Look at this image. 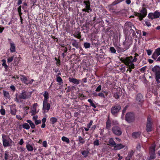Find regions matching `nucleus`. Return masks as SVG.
<instances>
[{"instance_id":"f257e3e1","label":"nucleus","mask_w":160,"mask_h":160,"mask_svg":"<svg viewBox=\"0 0 160 160\" xmlns=\"http://www.w3.org/2000/svg\"><path fill=\"white\" fill-rule=\"evenodd\" d=\"M32 93L31 92H28L27 91L23 90L22 92L18 95L16 93L15 96L16 98H14V101L17 102H21V99H28L30 98Z\"/></svg>"},{"instance_id":"f03ea898","label":"nucleus","mask_w":160,"mask_h":160,"mask_svg":"<svg viewBox=\"0 0 160 160\" xmlns=\"http://www.w3.org/2000/svg\"><path fill=\"white\" fill-rule=\"evenodd\" d=\"M156 145L154 142L150 146L149 148V152L150 156L149 158L150 159H154L156 158V154L155 153V149L156 147Z\"/></svg>"},{"instance_id":"7ed1b4c3","label":"nucleus","mask_w":160,"mask_h":160,"mask_svg":"<svg viewBox=\"0 0 160 160\" xmlns=\"http://www.w3.org/2000/svg\"><path fill=\"white\" fill-rule=\"evenodd\" d=\"M153 122L150 115H149L147 119L146 130L147 132H151L152 131Z\"/></svg>"},{"instance_id":"20e7f679","label":"nucleus","mask_w":160,"mask_h":160,"mask_svg":"<svg viewBox=\"0 0 160 160\" xmlns=\"http://www.w3.org/2000/svg\"><path fill=\"white\" fill-rule=\"evenodd\" d=\"M121 109V106L120 104H117L112 107L111 112L114 116L117 117Z\"/></svg>"},{"instance_id":"39448f33","label":"nucleus","mask_w":160,"mask_h":160,"mask_svg":"<svg viewBox=\"0 0 160 160\" xmlns=\"http://www.w3.org/2000/svg\"><path fill=\"white\" fill-rule=\"evenodd\" d=\"M135 119V116L132 112H128L125 115V120L129 123L133 122Z\"/></svg>"},{"instance_id":"423d86ee","label":"nucleus","mask_w":160,"mask_h":160,"mask_svg":"<svg viewBox=\"0 0 160 160\" xmlns=\"http://www.w3.org/2000/svg\"><path fill=\"white\" fill-rule=\"evenodd\" d=\"M133 57L132 56L126 57V61L125 65L127 66H130L131 68H134L135 65L133 64L134 62L132 61Z\"/></svg>"},{"instance_id":"0eeeda50","label":"nucleus","mask_w":160,"mask_h":160,"mask_svg":"<svg viewBox=\"0 0 160 160\" xmlns=\"http://www.w3.org/2000/svg\"><path fill=\"white\" fill-rule=\"evenodd\" d=\"M83 3L85 5V8H83L82 9V11L83 12H85L89 13L90 12H92V10L90 8V3L89 0L88 1H84Z\"/></svg>"},{"instance_id":"6e6552de","label":"nucleus","mask_w":160,"mask_h":160,"mask_svg":"<svg viewBox=\"0 0 160 160\" xmlns=\"http://www.w3.org/2000/svg\"><path fill=\"white\" fill-rule=\"evenodd\" d=\"M128 40L129 39H128V41H127V39L126 38L125 41L123 43V46L124 48L121 47L119 48L121 51L123 52L128 49L131 45L132 43V42H128Z\"/></svg>"},{"instance_id":"1a4fd4ad","label":"nucleus","mask_w":160,"mask_h":160,"mask_svg":"<svg viewBox=\"0 0 160 160\" xmlns=\"http://www.w3.org/2000/svg\"><path fill=\"white\" fill-rule=\"evenodd\" d=\"M20 76L21 81L26 85H31L33 83L34 81L33 79H31V80H28L27 77L23 75H20Z\"/></svg>"},{"instance_id":"9d476101","label":"nucleus","mask_w":160,"mask_h":160,"mask_svg":"<svg viewBox=\"0 0 160 160\" xmlns=\"http://www.w3.org/2000/svg\"><path fill=\"white\" fill-rule=\"evenodd\" d=\"M125 27H126L124 30V33L126 34V37H128V32L127 31L128 30V28H129L131 29H132V27L134 28L135 30H137L135 27L133 25L132 23L130 22H127L125 23Z\"/></svg>"},{"instance_id":"9b49d317","label":"nucleus","mask_w":160,"mask_h":160,"mask_svg":"<svg viewBox=\"0 0 160 160\" xmlns=\"http://www.w3.org/2000/svg\"><path fill=\"white\" fill-rule=\"evenodd\" d=\"M112 132L117 136H120L122 134L121 129L118 126H113L112 128Z\"/></svg>"},{"instance_id":"f8f14e48","label":"nucleus","mask_w":160,"mask_h":160,"mask_svg":"<svg viewBox=\"0 0 160 160\" xmlns=\"http://www.w3.org/2000/svg\"><path fill=\"white\" fill-rule=\"evenodd\" d=\"M50 104L48 102V101H43L42 110L44 113L48 112L50 110Z\"/></svg>"},{"instance_id":"ddd939ff","label":"nucleus","mask_w":160,"mask_h":160,"mask_svg":"<svg viewBox=\"0 0 160 160\" xmlns=\"http://www.w3.org/2000/svg\"><path fill=\"white\" fill-rule=\"evenodd\" d=\"M2 143L3 146L6 147L10 146V144L8 140L6 139L7 138V136L4 134H2Z\"/></svg>"},{"instance_id":"4468645a","label":"nucleus","mask_w":160,"mask_h":160,"mask_svg":"<svg viewBox=\"0 0 160 160\" xmlns=\"http://www.w3.org/2000/svg\"><path fill=\"white\" fill-rule=\"evenodd\" d=\"M136 101L138 102V104L141 105L143 103V99L141 93H139L137 94L136 98Z\"/></svg>"},{"instance_id":"2eb2a0df","label":"nucleus","mask_w":160,"mask_h":160,"mask_svg":"<svg viewBox=\"0 0 160 160\" xmlns=\"http://www.w3.org/2000/svg\"><path fill=\"white\" fill-rule=\"evenodd\" d=\"M68 80L70 82H72L77 85L79 84L80 81V80L73 78L69 77L68 78Z\"/></svg>"},{"instance_id":"dca6fc26","label":"nucleus","mask_w":160,"mask_h":160,"mask_svg":"<svg viewBox=\"0 0 160 160\" xmlns=\"http://www.w3.org/2000/svg\"><path fill=\"white\" fill-rule=\"evenodd\" d=\"M152 71L155 75L160 71V67L159 66L156 65L152 68Z\"/></svg>"},{"instance_id":"f3484780","label":"nucleus","mask_w":160,"mask_h":160,"mask_svg":"<svg viewBox=\"0 0 160 160\" xmlns=\"http://www.w3.org/2000/svg\"><path fill=\"white\" fill-rule=\"evenodd\" d=\"M10 52L11 53L15 52L16 51L15 44L13 42H10Z\"/></svg>"},{"instance_id":"a211bd4d","label":"nucleus","mask_w":160,"mask_h":160,"mask_svg":"<svg viewBox=\"0 0 160 160\" xmlns=\"http://www.w3.org/2000/svg\"><path fill=\"white\" fill-rule=\"evenodd\" d=\"M125 147V146L121 143L115 144L114 147V149L115 150H119Z\"/></svg>"},{"instance_id":"6ab92c4d","label":"nucleus","mask_w":160,"mask_h":160,"mask_svg":"<svg viewBox=\"0 0 160 160\" xmlns=\"http://www.w3.org/2000/svg\"><path fill=\"white\" fill-rule=\"evenodd\" d=\"M147 13V9L145 8H142V9L140 11V15L146 17Z\"/></svg>"},{"instance_id":"aec40b11","label":"nucleus","mask_w":160,"mask_h":160,"mask_svg":"<svg viewBox=\"0 0 160 160\" xmlns=\"http://www.w3.org/2000/svg\"><path fill=\"white\" fill-rule=\"evenodd\" d=\"M73 35L74 37L78 39H80L82 37L81 32L79 31H76L74 33ZM80 41H81V40L80 39Z\"/></svg>"},{"instance_id":"412c9836","label":"nucleus","mask_w":160,"mask_h":160,"mask_svg":"<svg viewBox=\"0 0 160 160\" xmlns=\"http://www.w3.org/2000/svg\"><path fill=\"white\" fill-rule=\"evenodd\" d=\"M3 92L4 97L6 99H10V98L9 93L8 91L3 90Z\"/></svg>"},{"instance_id":"4be33fe9","label":"nucleus","mask_w":160,"mask_h":160,"mask_svg":"<svg viewBox=\"0 0 160 160\" xmlns=\"http://www.w3.org/2000/svg\"><path fill=\"white\" fill-rule=\"evenodd\" d=\"M71 41H73L72 42V45L74 47H75L76 48L78 49L79 48V44L78 42H76V40L73 39H72Z\"/></svg>"},{"instance_id":"5701e85b","label":"nucleus","mask_w":160,"mask_h":160,"mask_svg":"<svg viewBox=\"0 0 160 160\" xmlns=\"http://www.w3.org/2000/svg\"><path fill=\"white\" fill-rule=\"evenodd\" d=\"M129 35L128 34V36H130V35L132 34V36L133 37H135L136 38H137V36L136 35V33L135 31L133 30L132 29H130L129 30Z\"/></svg>"},{"instance_id":"b1692460","label":"nucleus","mask_w":160,"mask_h":160,"mask_svg":"<svg viewBox=\"0 0 160 160\" xmlns=\"http://www.w3.org/2000/svg\"><path fill=\"white\" fill-rule=\"evenodd\" d=\"M76 141H79V142L78 143V144H79V143L83 144L85 142V139L82 138L81 136H79L78 137V140H77Z\"/></svg>"},{"instance_id":"393cba45","label":"nucleus","mask_w":160,"mask_h":160,"mask_svg":"<svg viewBox=\"0 0 160 160\" xmlns=\"http://www.w3.org/2000/svg\"><path fill=\"white\" fill-rule=\"evenodd\" d=\"M44 97L43 101H48L49 99V93L48 92L46 91L44 92V94H43Z\"/></svg>"},{"instance_id":"a878e982","label":"nucleus","mask_w":160,"mask_h":160,"mask_svg":"<svg viewBox=\"0 0 160 160\" xmlns=\"http://www.w3.org/2000/svg\"><path fill=\"white\" fill-rule=\"evenodd\" d=\"M26 148L27 150L29 151H32L33 150V146L30 144L28 143L26 146Z\"/></svg>"},{"instance_id":"bb28decb","label":"nucleus","mask_w":160,"mask_h":160,"mask_svg":"<svg viewBox=\"0 0 160 160\" xmlns=\"http://www.w3.org/2000/svg\"><path fill=\"white\" fill-rule=\"evenodd\" d=\"M111 126V122L110 119H109V118H108L106 123V128L107 129H109L110 128Z\"/></svg>"},{"instance_id":"cd10ccee","label":"nucleus","mask_w":160,"mask_h":160,"mask_svg":"<svg viewBox=\"0 0 160 160\" xmlns=\"http://www.w3.org/2000/svg\"><path fill=\"white\" fill-rule=\"evenodd\" d=\"M141 134L140 132H134L132 133V137L135 138H138Z\"/></svg>"},{"instance_id":"c85d7f7f","label":"nucleus","mask_w":160,"mask_h":160,"mask_svg":"<svg viewBox=\"0 0 160 160\" xmlns=\"http://www.w3.org/2000/svg\"><path fill=\"white\" fill-rule=\"evenodd\" d=\"M89 152L88 150H83L81 152V153L84 157L86 158L88 156Z\"/></svg>"},{"instance_id":"c756f323","label":"nucleus","mask_w":160,"mask_h":160,"mask_svg":"<svg viewBox=\"0 0 160 160\" xmlns=\"http://www.w3.org/2000/svg\"><path fill=\"white\" fill-rule=\"evenodd\" d=\"M50 122L52 125L56 123L58 121V119L55 117H52L50 119Z\"/></svg>"},{"instance_id":"7c9ffc66","label":"nucleus","mask_w":160,"mask_h":160,"mask_svg":"<svg viewBox=\"0 0 160 160\" xmlns=\"http://www.w3.org/2000/svg\"><path fill=\"white\" fill-rule=\"evenodd\" d=\"M5 160H8L9 158L11 157L10 155L9 154V152L8 151H6L5 152Z\"/></svg>"},{"instance_id":"2f4dec72","label":"nucleus","mask_w":160,"mask_h":160,"mask_svg":"<svg viewBox=\"0 0 160 160\" xmlns=\"http://www.w3.org/2000/svg\"><path fill=\"white\" fill-rule=\"evenodd\" d=\"M154 17V18H157L160 16V13L159 12L156 11L153 13Z\"/></svg>"},{"instance_id":"473e14b6","label":"nucleus","mask_w":160,"mask_h":160,"mask_svg":"<svg viewBox=\"0 0 160 160\" xmlns=\"http://www.w3.org/2000/svg\"><path fill=\"white\" fill-rule=\"evenodd\" d=\"M56 81L57 82L59 83V85H60L63 83L62 79L60 76H57L56 77Z\"/></svg>"},{"instance_id":"72a5a7b5","label":"nucleus","mask_w":160,"mask_h":160,"mask_svg":"<svg viewBox=\"0 0 160 160\" xmlns=\"http://www.w3.org/2000/svg\"><path fill=\"white\" fill-rule=\"evenodd\" d=\"M108 142L110 144V145L114 147L116 144L115 142L112 138H111L110 139Z\"/></svg>"},{"instance_id":"f704fd0d","label":"nucleus","mask_w":160,"mask_h":160,"mask_svg":"<svg viewBox=\"0 0 160 160\" xmlns=\"http://www.w3.org/2000/svg\"><path fill=\"white\" fill-rule=\"evenodd\" d=\"M22 128L27 130H28L30 128V125L27 123H24L22 124Z\"/></svg>"},{"instance_id":"c9c22d12","label":"nucleus","mask_w":160,"mask_h":160,"mask_svg":"<svg viewBox=\"0 0 160 160\" xmlns=\"http://www.w3.org/2000/svg\"><path fill=\"white\" fill-rule=\"evenodd\" d=\"M138 56L139 54L137 52H135L134 54V56L133 57V58L132 59V61L134 62H136L137 60V57H138Z\"/></svg>"},{"instance_id":"e433bc0d","label":"nucleus","mask_w":160,"mask_h":160,"mask_svg":"<svg viewBox=\"0 0 160 160\" xmlns=\"http://www.w3.org/2000/svg\"><path fill=\"white\" fill-rule=\"evenodd\" d=\"M88 102L90 104V105L92 107L94 108H96V105L94 104L92 102V100L91 99H89L88 100Z\"/></svg>"},{"instance_id":"4c0bfd02","label":"nucleus","mask_w":160,"mask_h":160,"mask_svg":"<svg viewBox=\"0 0 160 160\" xmlns=\"http://www.w3.org/2000/svg\"><path fill=\"white\" fill-rule=\"evenodd\" d=\"M62 140L63 141L66 142L68 143L70 142V140L69 138L64 136H63L62 137Z\"/></svg>"},{"instance_id":"58836bf2","label":"nucleus","mask_w":160,"mask_h":160,"mask_svg":"<svg viewBox=\"0 0 160 160\" xmlns=\"http://www.w3.org/2000/svg\"><path fill=\"white\" fill-rule=\"evenodd\" d=\"M115 5H112V3L111 5L108 6V8L109 9V11L110 12H113L115 10V9L113 7V6Z\"/></svg>"},{"instance_id":"ea45409f","label":"nucleus","mask_w":160,"mask_h":160,"mask_svg":"<svg viewBox=\"0 0 160 160\" xmlns=\"http://www.w3.org/2000/svg\"><path fill=\"white\" fill-rule=\"evenodd\" d=\"M0 112L1 114L2 115H5L6 112L5 109L3 108L2 106H1V108L0 110Z\"/></svg>"},{"instance_id":"a19ab883","label":"nucleus","mask_w":160,"mask_h":160,"mask_svg":"<svg viewBox=\"0 0 160 160\" xmlns=\"http://www.w3.org/2000/svg\"><path fill=\"white\" fill-rule=\"evenodd\" d=\"M17 112L16 109L15 108H13L10 109V113L13 115H15Z\"/></svg>"},{"instance_id":"79ce46f5","label":"nucleus","mask_w":160,"mask_h":160,"mask_svg":"<svg viewBox=\"0 0 160 160\" xmlns=\"http://www.w3.org/2000/svg\"><path fill=\"white\" fill-rule=\"evenodd\" d=\"M124 0H116L112 2V5H115Z\"/></svg>"},{"instance_id":"37998d69","label":"nucleus","mask_w":160,"mask_h":160,"mask_svg":"<svg viewBox=\"0 0 160 160\" xmlns=\"http://www.w3.org/2000/svg\"><path fill=\"white\" fill-rule=\"evenodd\" d=\"M153 17V13L151 12L149 13L148 15V18H149L151 19L152 20L154 18Z\"/></svg>"},{"instance_id":"c03bdc74","label":"nucleus","mask_w":160,"mask_h":160,"mask_svg":"<svg viewBox=\"0 0 160 160\" xmlns=\"http://www.w3.org/2000/svg\"><path fill=\"white\" fill-rule=\"evenodd\" d=\"M120 93L119 94L118 92H116L114 93L113 97L116 99H119L120 98Z\"/></svg>"},{"instance_id":"a18cd8bd","label":"nucleus","mask_w":160,"mask_h":160,"mask_svg":"<svg viewBox=\"0 0 160 160\" xmlns=\"http://www.w3.org/2000/svg\"><path fill=\"white\" fill-rule=\"evenodd\" d=\"M84 46L86 48H89L90 47V44L88 42H85L84 43Z\"/></svg>"},{"instance_id":"49530a36","label":"nucleus","mask_w":160,"mask_h":160,"mask_svg":"<svg viewBox=\"0 0 160 160\" xmlns=\"http://www.w3.org/2000/svg\"><path fill=\"white\" fill-rule=\"evenodd\" d=\"M159 56L157 55L155 52H154L152 55V58L154 60H156Z\"/></svg>"},{"instance_id":"de8ad7c7","label":"nucleus","mask_w":160,"mask_h":160,"mask_svg":"<svg viewBox=\"0 0 160 160\" xmlns=\"http://www.w3.org/2000/svg\"><path fill=\"white\" fill-rule=\"evenodd\" d=\"M154 52H155L159 56L160 55V48H158L156 49Z\"/></svg>"},{"instance_id":"09e8293b","label":"nucleus","mask_w":160,"mask_h":160,"mask_svg":"<svg viewBox=\"0 0 160 160\" xmlns=\"http://www.w3.org/2000/svg\"><path fill=\"white\" fill-rule=\"evenodd\" d=\"M110 50L111 52L112 53H115L116 52V50L115 48L112 47H111L110 48Z\"/></svg>"},{"instance_id":"8fccbe9b","label":"nucleus","mask_w":160,"mask_h":160,"mask_svg":"<svg viewBox=\"0 0 160 160\" xmlns=\"http://www.w3.org/2000/svg\"><path fill=\"white\" fill-rule=\"evenodd\" d=\"M98 95L101 98H105V96L104 94L102 92H100L98 94Z\"/></svg>"},{"instance_id":"3c124183","label":"nucleus","mask_w":160,"mask_h":160,"mask_svg":"<svg viewBox=\"0 0 160 160\" xmlns=\"http://www.w3.org/2000/svg\"><path fill=\"white\" fill-rule=\"evenodd\" d=\"M154 75L155 78H156L157 80L160 79V71Z\"/></svg>"},{"instance_id":"603ef678","label":"nucleus","mask_w":160,"mask_h":160,"mask_svg":"<svg viewBox=\"0 0 160 160\" xmlns=\"http://www.w3.org/2000/svg\"><path fill=\"white\" fill-rule=\"evenodd\" d=\"M14 58V56H11L9 58L7 59L8 62V63L11 62L12 61Z\"/></svg>"},{"instance_id":"864d4df0","label":"nucleus","mask_w":160,"mask_h":160,"mask_svg":"<svg viewBox=\"0 0 160 160\" xmlns=\"http://www.w3.org/2000/svg\"><path fill=\"white\" fill-rule=\"evenodd\" d=\"M38 106V104L37 103H34L32 105V110H36L37 107Z\"/></svg>"},{"instance_id":"5fc2aeb1","label":"nucleus","mask_w":160,"mask_h":160,"mask_svg":"<svg viewBox=\"0 0 160 160\" xmlns=\"http://www.w3.org/2000/svg\"><path fill=\"white\" fill-rule=\"evenodd\" d=\"M102 86L99 85L95 90L96 92H99L101 90Z\"/></svg>"},{"instance_id":"6e6d98bb","label":"nucleus","mask_w":160,"mask_h":160,"mask_svg":"<svg viewBox=\"0 0 160 160\" xmlns=\"http://www.w3.org/2000/svg\"><path fill=\"white\" fill-rule=\"evenodd\" d=\"M93 144L94 146H98L99 145V141L98 139H96L93 142Z\"/></svg>"},{"instance_id":"4d7b16f0","label":"nucleus","mask_w":160,"mask_h":160,"mask_svg":"<svg viewBox=\"0 0 160 160\" xmlns=\"http://www.w3.org/2000/svg\"><path fill=\"white\" fill-rule=\"evenodd\" d=\"M30 112L31 113V115L32 116L35 115L37 113L36 110H32L30 111Z\"/></svg>"},{"instance_id":"13d9d810","label":"nucleus","mask_w":160,"mask_h":160,"mask_svg":"<svg viewBox=\"0 0 160 160\" xmlns=\"http://www.w3.org/2000/svg\"><path fill=\"white\" fill-rule=\"evenodd\" d=\"M134 152L133 151H132L131 152H129L128 155V156L130 157V158H132V156L133 155Z\"/></svg>"},{"instance_id":"bf43d9fd","label":"nucleus","mask_w":160,"mask_h":160,"mask_svg":"<svg viewBox=\"0 0 160 160\" xmlns=\"http://www.w3.org/2000/svg\"><path fill=\"white\" fill-rule=\"evenodd\" d=\"M120 61L122 62L125 64L126 61V58H121L120 59Z\"/></svg>"},{"instance_id":"052dcab7","label":"nucleus","mask_w":160,"mask_h":160,"mask_svg":"<svg viewBox=\"0 0 160 160\" xmlns=\"http://www.w3.org/2000/svg\"><path fill=\"white\" fill-rule=\"evenodd\" d=\"M2 65L4 67L5 70L7 71L8 68V66L6 64V63H2Z\"/></svg>"},{"instance_id":"680f3d73","label":"nucleus","mask_w":160,"mask_h":160,"mask_svg":"<svg viewBox=\"0 0 160 160\" xmlns=\"http://www.w3.org/2000/svg\"><path fill=\"white\" fill-rule=\"evenodd\" d=\"M18 13L19 14V17L20 18V21L21 22V23H22V13L21 12H18Z\"/></svg>"},{"instance_id":"e2e57ef3","label":"nucleus","mask_w":160,"mask_h":160,"mask_svg":"<svg viewBox=\"0 0 160 160\" xmlns=\"http://www.w3.org/2000/svg\"><path fill=\"white\" fill-rule=\"evenodd\" d=\"M41 121L40 120H37L35 121V123L36 125H38L41 123Z\"/></svg>"},{"instance_id":"0e129e2a","label":"nucleus","mask_w":160,"mask_h":160,"mask_svg":"<svg viewBox=\"0 0 160 160\" xmlns=\"http://www.w3.org/2000/svg\"><path fill=\"white\" fill-rule=\"evenodd\" d=\"M10 88L11 90L13 92H14L16 90V88L15 86L13 85H11L10 86Z\"/></svg>"},{"instance_id":"69168bd1","label":"nucleus","mask_w":160,"mask_h":160,"mask_svg":"<svg viewBox=\"0 0 160 160\" xmlns=\"http://www.w3.org/2000/svg\"><path fill=\"white\" fill-rule=\"evenodd\" d=\"M92 123L93 121L92 120H91L89 123L87 125V127L90 128L91 126L92 125Z\"/></svg>"},{"instance_id":"338daca9","label":"nucleus","mask_w":160,"mask_h":160,"mask_svg":"<svg viewBox=\"0 0 160 160\" xmlns=\"http://www.w3.org/2000/svg\"><path fill=\"white\" fill-rule=\"evenodd\" d=\"M146 51L148 55L149 56L150 55L152 54V51L150 49L147 50Z\"/></svg>"},{"instance_id":"774afa93","label":"nucleus","mask_w":160,"mask_h":160,"mask_svg":"<svg viewBox=\"0 0 160 160\" xmlns=\"http://www.w3.org/2000/svg\"><path fill=\"white\" fill-rule=\"evenodd\" d=\"M56 63L57 66H59L61 64V62L60 59L58 60V61H57V62H56Z\"/></svg>"}]
</instances>
